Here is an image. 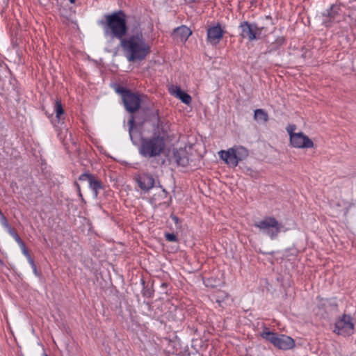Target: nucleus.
Returning a JSON list of instances; mask_svg holds the SVG:
<instances>
[{"label": "nucleus", "mask_w": 356, "mask_h": 356, "mask_svg": "<svg viewBox=\"0 0 356 356\" xmlns=\"http://www.w3.org/2000/svg\"><path fill=\"white\" fill-rule=\"evenodd\" d=\"M124 56L129 62L141 61L150 54V46L145 38L138 22L131 29L130 33L120 41Z\"/></svg>", "instance_id": "nucleus-1"}, {"label": "nucleus", "mask_w": 356, "mask_h": 356, "mask_svg": "<svg viewBox=\"0 0 356 356\" xmlns=\"http://www.w3.org/2000/svg\"><path fill=\"white\" fill-rule=\"evenodd\" d=\"M105 36L121 41L127 35L126 15L122 10L106 15L104 20L99 22Z\"/></svg>", "instance_id": "nucleus-2"}, {"label": "nucleus", "mask_w": 356, "mask_h": 356, "mask_svg": "<svg viewBox=\"0 0 356 356\" xmlns=\"http://www.w3.org/2000/svg\"><path fill=\"white\" fill-rule=\"evenodd\" d=\"M165 148L164 138L159 135H154L152 137L141 138L139 153L145 158H153L160 156Z\"/></svg>", "instance_id": "nucleus-3"}, {"label": "nucleus", "mask_w": 356, "mask_h": 356, "mask_svg": "<svg viewBox=\"0 0 356 356\" xmlns=\"http://www.w3.org/2000/svg\"><path fill=\"white\" fill-rule=\"evenodd\" d=\"M254 226L272 240L277 237L283 227L282 225L272 216L264 217L261 220L255 222Z\"/></svg>", "instance_id": "nucleus-4"}, {"label": "nucleus", "mask_w": 356, "mask_h": 356, "mask_svg": "<svg viewBox=\"0 0 356 356\" xmlns=\"http://www.w3.org/2000/svg\"><path fill=\"white\" fill-rule=\"evenodd\" d=\"M219 155L227 165L236 167L238 162L248 156V151L243 147L238 146L229 148L228 150H221Z\"/></svg>", "instance_id": "nucleus-5"}, {"label": "nucleus", "mask_w": 356, "mask_h": 356, "mask_svg": "<svg viewBox=\"0 0 356 356\" xmlns=\"http://www.w3.org/2000/svg\"><path fill=\"white\" fill-rule=\"evenodd\" d=\"M261 335L264 339L269 341L280 349H291L295 346L294 340L290 337L284 334L279 335L270 331H264Z\"/></svg>", "instance_id": "nucleus-6"}, {"label": "nucleus", "mask_w": 356, "mask_h": 356, "mask_svg": "<svg viewBox=\"0 0 356 356\" xmlns=\"http://www.w3.org/2000/svg\"><path fill=\"white\" fill-rule=\"evenodd\" d=\"M354 325L351 321V318L348 315H343V316L337 321L335 324V330L338 334L343 336H349L353 333Z\"/></svg>", "instance_id": "nucleus-7"}, {"label": "nucleus", "mask_w": 356, "mask_h": 356, "mask_svg": "<svg viewBox=\"0 0 356 356\" xmlns=\"http://www.w3.org/2000/svg\"><path fill=\"white\" fill-rule=\"evenodd\" d=\"M290 145L298 149H309L314 147V142L302 132H298L296 135H292L289 140Z\"/></svg>", "instance_id": "nucleus-8"}, {"label": "nucleus", "mask_w": 356, "mask_h": 356, "mask_svg": "<svg viewBox=\"0 0 356 356\" xmlns=\"http://www.w3.org/2000/svg\"><path fill=\"white\" fill-rule=\"evenodd\" d=\"M224 31L220 24L210 26L207 29V42L213 46L217 45L222 39Z\"/></svg>", "instance_id": "nucleus-9"}, {"label": "nucleus", "mask_w": 356, "mask_h": 356, "mask_svg": "<svg viewBox=\"0 0 356 356\" xmlns=\"http://www.w3.org/2000/svg\"><path fill=\"white\" fill-rule=\"evenodd\" d=\"M241 35L243 38H248L250 40H257L260 38L261 29L251 24L248 22L241 23Z\"/></svg>", "instance_id": "nucleus-10"}, {"label": "nucleus", "mask_w": 356, "mask_h": 356, "mask_svg": "<svg viewBox=\"0 0 356 356\" xmlns=\"http://www.w3.org/2000/svg\"><path fill=\"white\" fill-rule=\"evenodd\" d=\"M122 101L125 108L131 113L138 111L141 103L140 95L131 91L124 96Z\"/></svg>", "instance_id": "nucleus-11"}, {"label": "nucleus", "mask_w": 356, "mask_h": 356, "mask_svg": "<svg viewBox=\"0 0 356 356\" xmlns=\"http://www.w3.org/2000/svg\"><path fill=\"white\" fill-rule=\"evenodd\" d=\"M189 159L185 149H173L172 155L170 157V162L175 163L178 165L186 166Z\"/></svg>", "instance_id": "nucleus-12"}, {"label": "nucleus", "mask_w": 356, "mask_h": 356, "mask_svg": "<svg viewBox=\"0 0 356 356\" xmlns=\"http://www.w3.org/2000/svg\"><path fill=\"white\" fill-rule=\"evenodd\" d=\"M139 187L145 191H148L154 185V179L149 174H143L137 178Z\"/></svg>", "instance_id": "nucleus-13"}, {"label": "nucleus", "mask_w": 356, "mask_h": 356, "mask_svg": "<svg viewBox=\"0 0 356 356\" xmlns=\"http://www.w3.org/2000/svg\"><path fill=\"white\" fill-rule=\"evenodd\" d=\"M168 90L171 95L181 99L184 104H188L191 102V96L183 91L179 86L171 85Z\"/></svg>", "instance_id": "nucleus-14"}, {"label": "nucleus", "mask_w": 356, "mask_h": 356, "mask_svg": "<svg viewBox=\"0 0 356 356\" xmlns=\"http://www.w3.org/2000/svg\"><path fill=\"white\" fill-rule=\"evenodd\" d=\"M192 31L186 26H181L175 29L173 31L172 36L175 40L179 42H185L191 35Z\"/></svg>", "instance_id": "nucleus-15"}, {"label": "nucleus", "mask_w": 356, "mask_h": 356, "mask_svg": "<svg viewBox=\"0 0 356 356\" xmlns=\"http://www.w3.org/2000/svg\"><path fill=\"white\" fill-rule=\"evenodd\" d=\"M254 120L257 122H261L263 123H266L269 120L268 114L264 109H261V108L256 109L254 111Z\"/></svg>", "instance_id": "nucleus-16"}, {"label": "nucleus", "mask_w": 356, "mask_h": 356, "mask_svg": "<svg viewBox=\"0 0 356 356\" xmlns=\"http://www.w3.org/2000/svg\"><path fill=\"white\" fill-rule=\"evenodd\" d=\"M90 188L93 191L95 197L98 195V191L102 188V183L92 175L88 182Z\"/></svg>", "instance_id": "nucleus-17"}, {"label": "nucleus", "mask_w": 356, "mask_h": 356, "mask_svg": "<svg viewBox=\"0 0 356 356\" xmlns=\"http://www.w3.org/2000/svg\"><path fill=\"white\" fill-rule=\"evenodd\" d=\"M227 296L228 294L226 292L223 291H218L216 292V294L215 295V300L216 302L220 305V302L223 301L225 298H227Z\"/></svg>", "instance_id": "nucleus-18"}, {"label": "nucleus", "mask_w": 356, "mask_h": 356, "mask_svg": "<svg viewBox=\"0 0 356 356\" xmlns=\"http://www.w3.org/2000/svg\"><path fill=\"white\" fill-rule=\"evenodd\" d=\"M348 8L352 10V12L349 14V17L355 18L356 19V0H349L348 2Z\"/></svg>", "instance_id": "nucleus-19"}, {"label": "nucleus", "mask_w": 356, "mask_h": 356, "mask_svg": "<svg viewBox=\"0 0 356 356\" xmlns=\"http://www.w3.org/2000/svg\"><path fill=\"white\" fill-rule=\"evenodd\" d=\"M55 109L56 113V117L60 118V116L64 113V110L63 108L61 102L60 100H56L55 104Z\"/></svg>", "instance_id": "nucleus-20"}, {"label": "nucleus", "mask_w": 356, "mask_h": 356, "mask_svg": "<svg viewBox=\"0 0 356 356\" xmlns=\"http://www.w3.org/2000/svg\"><path fill=\"white\" fill-rule=\"evenodd\" d=\"M128 125H129V136H130L131 140L134 143V139H133V130H134V115H131V117L129 120Z\"/></svg>", "instance_id": "nucleus-21"}, {"label": "nucleus", "mask_w": 356, "mask_h": 356, "mask_svg": "<svg viewBox=\"0 0 356 356\" xmlns=\"http://www.w3.org/2000/svg\"><path fill=\"white\" fill-rule=\"evenodd\" d=\"M165 238L168 241L176 242L177 241V235L175 233H166Z\"/></svg>", "instance_id": "nucleus-22"}, {"label": "nucleus", "mask_w": 356, "mask_h": 356, "mask_svg": "<svg viewBox=\"0 0 356 356\" xmlns=\"http://www.w3.org/2000/svg\"><path fill=\"white\" fill-rule=\"evenodd\" d=\"M296 129V127L294 124L289 125L286 127V131L289 135V140L291 139L292 135H296L297 133L295 132V130Z\"/></svg>", "instance_id": "nucleus-23"}, {"label": "nucleus", "mask_w": 356, "mask_h": 356, "mask_svg": "<svg viewBox=\"0 0 356 356\" xmlns=\"http://www.w3.org/2000/svg\"><path fill=\"white\" fill-rule=\"evenodd\" d=\"M92 176V175H91L90 173H83L79 176V180L81 181H86L88 182Z\"/></svg>", "instance_id": "nucleus-24"}, {"label": "nucleus", "mask_w": 356, "mask_h": 356, "mask_svg": "<svg viewBox=\"0 0 356 356\" xmlns=\"http://www.w3.org/2000/svg\"><path fill=\"white\" fill-rule=\"evenodd\" d=\"M116 92L122 95V98L123 99H124V96L126 94L129 93L131 92V90H127V89L122 88V87H119V88H118L116 89Z\"/></svg>", "instance_id": "nucleus-25"}, {"label": "nucleus", "mask_w": 356, "mask_h": 356, "mask_svg": "<svg viewBox=\"0 0 356 356\" xmlns=\"http://www.w3.org/2000/svg\"><path fill=\"white\" fill-rule=\"evenodd\" d=\"M0 222L6 229L10 226L8 222L7 218L4 215L0 216Z\"/></svg>", "instance_id": "nucleus-26"}, {"label": "nucleus", "mask_w": 356, "mask_h": 356, "mask_svg": "<svg viewBox=\"0 0 356 356\" xmlns=\"http://www.w3.org/2000/svg\"><path fill=\"white\" fill-rule=\"evenodd\" d=\"M334 6H332L331 8H330V10H327V14H325V15H327L330 17V19H334V16H335V13L333 12V9H334Z\"/></svg>", "instance_id": "nucleus-27"}, {"label": "nucleus", "mask_w": 356, "mask_h": 356, "mask_svg": "<svg viewBox=\"0 0 356 356\" xmlns=\"http://www.w3.org/2000/svg\"><path fill=\"white\" fill-rule=\"evenodd\" d=\"M19 246H20V248H21V249L22 250L23 254L26 257H29L30 254H29V252H28V250H27V249L26 248V245H25L24 243L23 242L22 245H19Z\"/></svg>", "instance_id": "nucleus-28"}, {"label": "nucleus", "mask_w": 356, "mask_h": 356, "mask_svg": "<svg viewBox=\"0 0 356 356\" xmlns=\"http://www.w3.org/2000/svg\"><path fill=\"white\" fill-rule=\"evenodd\" d=\"M218 284H220V280H217V281H216V280H215V283H214V284H213V283H211V282H210V280H208L207 281V282L205 283V285H206L207 286L214 287V286H216Z\"/></svg>", "instance_id": "nucleus-29"}, {"label": "nucleus", "mask_w": 356, "mask_h": 356, "mask_svg": "<svg viewBox=\"0 0 356 356\" xmlns=\"http://www.w3.org/2000/svg\"><path fill=\"white\" fill-rule=\"evenodd\" d=\"M7 231L8 232L13 236L14 237L16 234H17V233L15 232V230L12 228L10 226L9 227H8L7 229Z\"/></svg>", "instance_id": "nucleus-30"}, {"label": "nucleus", "mask_w": 356, "mask_h": 356, "mask_svg": "<svg viewBox=\"0 0 356 356\" xmlns=\"http://www.w3.org/2000/svg\"><path fill=\"white\" fill-rule=\"evenodd\" d=\"M13 238H15L16 242L19 244V245L22 244L23 241L21 239V238L19 236L18 234H16Z\"/></svg>", "instance_id": "nucleus-31"}, {"label": "nucleus", "mask_w": 356, "mask_h": 356, "mask_svg": "<svg viewBox=\"0 0 356 356\" xmlns=\"http://www.w3.org/2000/svg\"><path fill=\"white\" fill-rule=\"evenodd\" d=\"M74 185L76 186V188H77V191H78V192H79V196H80V197H82V194H81V188H80V186H79V184L76 181H75V182H74Z\"/></svg>", "instance_id": "nucleus-32"}, {"label": "nucleus", "mask_w": 356, "mask_h": 356, "mask_svg": "<svg viewBox=\"0 0 356 356\" xmlns=\"http://www.w3.org/2000/svg\"><path fill=\"white\" fill-rule=\"evenodd\" d=\"M27 259L29 260V262L30 263L31 266H33L35 265V263H34V261L33 260V259L31 257L30 255L29 257H27Z\"/></svg>", "instance_id": "nucleus-33"}, {"label": "nucleus", "mask_w": 356, "mask_h": 356, "mask_svg": "<svg viewBox=\"0 0 356 356\" xmlns=\"http://www.w3.org/2000/svg\"><path fill=\"white\" fill-rule=\"evenodd\" d=\"M156 118H157V126L159 127L161 122L160 119L158 117V112L157 111L156 112Z\"/></svg>", "instance_id": "nucleus-34"}, {"label": "nucleus", "mask_w": 356, "mask_h": 356, "mask_svg": "<svg viewBox=\"0 0 356 356\" xmlns=\"http://www.w3.org/2000/svg\"><path fill=\"white\" fill-rule=\"evenodd\" d=\"M32 268H33V270L34 273H35V275H37V268H36V266L35 265V266H32Z\"/></svg>", "instance_id": "nucleus-35"}, {"label": "nucleus", "mask_w": 356, "mask_h": 356, "mask_svg": "<svg viewBox=\"0 0 356 356\" xmlns=\"http://www.w3.org/2000/svg\"><path fill=\"white\" fill-rule=\"evenodd\" d=\"M71 3H74L76 0H69Z\"/></svg>", "instance_id": "nucleus-36"}, {"label": "nucleus", "mask_w": 356, "mask_h": 356, "mask_svg": "<svg viewBox=\"0 0 356 356\" xmlns=\"http://www.w3.org/2000/svg\"><path fill=\"white\" fill-rule=\"evenodd\" d=\"M42 356H48L46 353H43Z\"/></svg>", "instance_id": "nucleus-37"}, {"label": "nucleus", "mask_w": 356, "mask_h": 356, "mask_svg": "<svg viewBox=\"0 0 356 356\" xmlns=\"http://www.w3.org/2000/svg\"><path fill=\"white\" fill-rule=\"evenodd\" d=\"M2 215H3V214L2 213L1 211L0 210V216Z\"/></svg>", "instance_id": "nucleus-38"}, {"label": "nucleus", "mask_w": 356, "mask_h": 356, "mask_svg": "<svg viewBox=\"0 0 356 356\" xmlns=\"http://www.w3.org/2000/svg\"><path fill=\"white\" fill-rule=\"evenodd\" d=\"M0 262H1V261L0 260Z\"/></svg>", "instance_id": "nucleus-39"}]
</instances>
